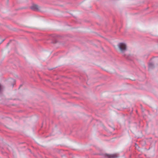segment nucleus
Masks as SVG:
<instances>
[{
    "mask_svg": "<svg viewBox=\"0 0 158 158\" xmlns=\"http://www.w3.org/2000/svg\"><path fill=\"white\" fill-rule=\"evenodd\" d=\"M106 156L108 158H116L118 157L116 154H107Z\"/></svg>",
    "mask_w": 158,
    "mask_h": 158,
    "instance_id": "f03ea898",
    "label": "nucleus"
},
{
    "mask_svg": "<svg viewBox=\"0 0 158 158\" xmlns=\"http://www.w3.org/2000/svg\"><path fill=\"white\" fill-rule=\"evenodd\" d=\"M118 47L121 52L122 53L124 52L127 50V45L124 43H121L118 44Z\"/></svg>",
    "mask_w": 158,
    "mask_h": 158,
    "instance_id": "f257e3e1",
    "label": "nucleus"
},
{
    "mask_svg": "<svg viewBox=\"0 0 158 158\" xmlns=\"http://www.w3.org/2000/svg\"><path fill=\"white\" fill-rule=\"evenodd\" d=\"M31 9L33 10H38V6L35 4H33L30 7Z\"/></svg>",
    "mask_w": 158,
    "mask_h": 158,
    "instance_id": "7ed1b4c3",
    "label": "nucleus"
},
{
    "mask_svg": "<svg viewBox=\"0 0 158 158\" xmlns=\"http://www.w3.org/2000/svg\"><path fill=\"white\" fill-rule=\"evenodd\" d=\"M148 67L149 69H152L154 67V64L152 63H150L148 64Z\"/></svg>",
    "mask_w": 158,
    "mask_h": 158,
    "instance_id": "20e7f679",
    "label": "nucleus"
},
{
    "mask_svg": "<svg viewBox=\"0 0 158 158\" xmlns=\"http://www.w3.org/2000/svg\"><path fill=\"white\" fill-rule=\"evenodd\" d=\"M135 147L136 148H139V147H138V145L137 144V143H135Z\"/></svg>",
    "mask_w": 158,
    "mask_h": 158,
    "instance_id": "39448f33",
    "label": "nucleus"
},
{
    "mask_svg": "<svg viewBox=\"0 0 158 158\" xmlns=\"http://www.w3.org/2000/svg\"><path fill=\"white\" fill-rule=\"evenodd\" d=\"M4 40H3L2 41V42H3L4 41Z\"/></svg>",
    "mask_w": 158,
    "mask_h": 158,
    "instance_id": "423d86ee",
    "label": "nucleus"
}]
</instances>
